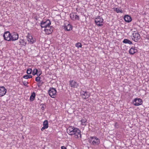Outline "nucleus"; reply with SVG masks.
<instances>
[{
    "label": "nucleus",
    "instance_id": "nucleus-29",
    "mask_svg": "<svg viewBox=\"0 0 149 149\" xmlns=\"http://www.w3.org/2000/svg\"><path fill=\"white\" fill-rule=\"evenodd\" d=\"M32 70L31 68H28L27 70L26 73L28 74H31Z\"/></svg>",
    "mask_w": 149,
    "mask_h": 149
},
{
    "label": "nucleus",
    "instance_id": "nucleus-30",
    "mask_svg": "<svg viewBox=\"0 0 149 149\" xmlns=\"http://www.w3.org/2000/svg\"><path fill=\"white\" fill-rule=\"evenodd\" d=\"M23 84L25 86H27V87H28V86H27V84L28 83V82L26 81H23L22 82Z\"/></svg>",
    "mask_w": 149,
    "mask_h": 149
},
{
    "label": "nucleus",
    "instance_id": "nucleus-10",
    "mask_svg": "<svg viewBox=\"0 0 149 149\" xmlns=\"http://www.w3.org/2000/svg\"><path fill=\"white\" fill-rule=\"evenodd\" d=\"M7 90L3 86L0 87V97L4 96Z\"/></svg>",
    "mask_w": 149,
    "mask_h": 149
},
{
    "label": "nucleus",
    "instance_id": "nucleus-15",
    "mask_svg": "<svg viewBox=\"0 0 149 149\" xmlns=\"http://www.w3.org/2000/svg\"><path fill=\"white\" fill-rule=\"evenodd\" d=\"M53 28L52 26H48L46 29H45L44 31L47 33V34H50L53 31Z\"/></svg>",
    "mask_w": 149,
    "mask_h": 149
},
{
    "label": "nucleus",
    "instance_id": "nucleus-32",
    "mask_svg": "<svg viewBox=\"0 0 149 149\" xmlns=\"http://www.w3.org/2000/svg\"><path fill=\"white\" fill-rule=\"evenodd\" d=\"M76 47H81L82 45L80 42H77L75 44Z\"/></svg>",
    "mask_w": 149,
    "mask_h": 149
},
{
    "label": "nucleus",
    "instance_id": "nucleus-21",
    "mask_svg": "<svg viewBox=\"0 0 149 149\" xmlns=\"http://www.w3.org/2000/svg\"><path fill=\"white\" fill-rule=\"evenodd\" d=\"M36 95L34 92H33L32 93L31 95L30 96V100L31 101H32L34 100L35 99Z\"/></svg>",
    "mask_w": 149,
    "mask_h": 149
},
{
    "label": "nucleus",
    "instance_id": "nucleus-4",
    "mask_svg": "<svg viewBox=\"0 0 149 149\" xmlns=\"http://www.w3.org/2000/svg\"><path fill=\"white\" fill-rule=\"evenodd\" d=\"M56 91L55 88H50L48 91L49 95L52 98H54L56 95Z\"/></svg>",
    "mask_w": 149,
    "mask_h": 149
},
{
    "label": "nucleus",
    "instance_id": "nucleus-2",
    "mask_svg": "<svg viewBox=\"0 0 149 149\" xmlns=\"http://www.w3.org/2000/svg\"><path fill=\"white\" fill-rule=\"evenodd\" d=\"M88 141L91 144L94 145H98L100 143V139L96 137H91L89 139Z\"/></svg>",
    "mask_w": 149,
    "mask_h": 149
},
{
    "label": "nucleus",
    "instance_id": "nucleus-16",
    "mask_svg": "<svg viewBox=\"0 0 149 149\" xmlns=\"http://www.w3.org/2000/svg\"><path fill=\"white\" fill-rule=\"evenodd\" d=\"M43 127L41 128V130L43 131L44 130L48 128V121L45 120L43 122Z\"/></svg>",
    "mask_w": 149,
    "mask_h": 149
},
{
    "label": "nucleus",
    "instance_id": "nucleus-14",
    "mask_svg": "<svg viewBox=\"0 0 149 149\" xmlns=\"http://www.w3.org/2000/svg\"><path fill=\"white\" fill-rule=\"evenodd\" d=\"M70 85L71 87L77 88L78 86V84L77 82L73 80L70 81Z\"/></svg>",
    "mask_w": 149,
    "mask_h": 149
},
{
    "label": "nucleus",
    "instance_id": "nucleus-26",
    "mask_svg": "<svg viewBox=\"0 0 149 149\" xmlns=\"http://www.w3.org/2000/svg\"><path fill=\"white\" fill-rule=\"evenodd\" d=\"M37 83V85L39 87H40L44 83V82L41 80L38 82Z\"/></svg>",
    "mask_w": 149,
    "mask_h": 149
},
{
    "label": "nucleus",
    "instance_id": "nucleus-1",
    "mask_svg": "<svg viewBox=\"0 0 149 149\" xmlns=\"http://www.w3.org/2000/svg\"><path fill=\"white\" fill-rule=\"evenodd\" d=\"M67 132L70 135H74V137L78 139L79 137L81 138L80 130L78 128L70 126L67 130Z\"/></svg>",
    "mask_w": 149,
    "mask_h": 149
},
{
    "label": "nucleus",
    "instance_id": "nucleus-22",
    "mask_svg": "<svg viewBox=\"0 0 149 149\" xmlns=\"http://www.w3.org/2000/svg\"><path fill=\"white\" fill-rule=\"evenodd\" d=\"M123 42L125 44H132V42L130 40L127 39H125L123 41Z\"/></svg>",
    "mask_w": 149,
    "mask_h": 149
},
{
    "label": "nucleus",
    "instance_id": "nucleus-6",
    "mask_svg": "<svg viewBox=\"0 0 149 149\" xmlns=\"http://www.w3.org/2000/svg\"><path fill=\"white\" fill-rule=\"evenodd\" d=\"M143 101L140 98H136L134 99L133 103L134 105L138 106L142 104Z\"/></svg>",
    "mask_w": 149,
    "mask_h": 149
},
{
    "label": "nucleus",
    "instance_id": "nucleus-24",
    "mask_svg": "<svg viewBox=\"0 0 149 149\" xmlns=\"http://www.w3.org/2000/svg\"><path fill=\"white\" fill-rule=\"evenodd\" d=\"M113 9L114 10L116 11L117 13H123V11L121 10H120L118 8H113Z\"/></svg>",
    "mask_w": 149,
    "mask_h": 149
},
{
    "label": "nucleus",
    "instance_id": "nucleus-13",
    "mask_svg": "<svg viewBox=\"0 0 149 149\" xmlns=\"http://www.w3.org/2000/svg\"><path fill=\"white\" fill-rule=\"evenodd\" d=\"M77 13H72L70 14V17L73 20H79V16L76 15Z\"/></svg>",
    "mask_w": 149,
    "mask_h": 149
},
{
    "label": "nucleus",
    "instance_id": "nucleus-9",
    "mask_svg": "<svg viewBox=\"0 0 149 149\" xmlns=\"http://www.w3.org/2000/svg\"><path fill=\"white\" fill-rule=\"evenodd\" d=\"M81 95L82 96V97L84 99L88 98L90 96V93L87 91L84 92V91H81Z\"/></svg>",
    "mask_w": 149,
    "mask_h": 149
},
{
    "label": "nucleus",
    "instance_id": "nucleus-27",
    "mask_svg": "<svg viewBox=\"0 0 149 149\" xmlns=\"http://www.w3.org/2000/svg\"><path fill=\"white\" fill-rule=\"evenodd\" d=\"M38 72L37 69L35 68L34 69L33 71L32 74L33 75H35L37 74Z\"/></svg>",
    "mask_w": 149,
    "mask_h": 149
},
{
    "label": "nucleus",
    "instance_id": "nucleus-23",
    "mask_svg": "<svg viewBox=\"0 0 149 149\" xmlns=\"http://www.w3.org/2000/svg\"><path fill=\"white\" fill-rule=\"evenodd\" d=\"M19 45L25 46L26 44V42H25L24 40H21L19 42Z\"/></svg>",
    "mask_w": 149,
    "mask_h": 149
},
{
    "label": "nucleus",
    "instance_id": "nucleus-19",
    "mask_svg": "<svg viewBox=\"0 0 149 149\" xmlns=\"http://www.w3.org/2000/svg\"><path fill=\"white\" fill-rule=\"evenodd\" d=\"M64 29L67 31H70L72 29V26L69 24L67 26H65L64 27Z\"/></svg>",
    "mask_w": 149,
    "mask_h": 149
},
{
    "label": "nucleus",
    "instance_id": "nucleus-17",
    "mask_svg": "<svg viewBox=\"0 0 149 149\" xmlns=\"http://www.w3.org/2000/svg\"><path fill=\"white\" fill-rule=\"evenodd\" d=\"M136 47H131L129 51V53L131 54H133L137 51Z\"/></svg>",
    "mask_w": 149,
    "mask_h": 149
},
{
    "label": "nucleus",
    "instance_id": "nucleus-35",
    "mask_svg": "<svg viewBox=\"0 0 149 149\" xmlns=\"http://www.w3.org/2000/svg\"><path fill=\"white\" fill-rule=\"evenodd\" d=\"M41 73H40L39 75V76H40V75H41Z\"/></svg>",
    "mask_w": 149,
    "mask_h": 149
},
{
    "label": "nucleus",
    "instance_id": "nucleus-8",
    "mask_svg": "<svg viewBox=\"0 0 149 149\" xmlns=\"http://www.w3.org/2000/svg\"><path fill=\"white\" fill-rule=\"evenodd\" d=\"M132 35V39L135 42H137L141 38L140 34L138 33H134Z\"/></svg>",
    "mask_w": 149,
    "mask_h": 149
},
{
    "label": "nucleus",
    "instance_id": "nucleus-18",
    "mask_svg": "<svg viewBox=\"0 0 149 149\" xmlns=\"http://www.w3.org/2000/svg\"><path fill=\"white\" fill-rule=\"evenodd\" d=\"M124 19L125 21L127 22H131L132 20L131 17L127 15H125L124 17Z\"/></svg>",
    "mask_w": 149,
    "mask_h": 149
},
{
    "label": "nucleus",
    "instance_id": "nucleus-5",
    "mask_svg": "<svg viewBox=\"0 0 149 149\" xmlns=\"http://www.w3.org/2000/svg\"><path fill=\"white\" fill-rule=\"evenodd\" d=\"M51 24V21L49 19L45 22L42 21L40 23V26L42 28H45V29L49 26Z\"/></svg>",
    "mask_w": 149,
    "mask_h": 149
},
{
    "label": "nucleus",
    "instance_id": "nucleus-11",
    "mask_svg": "<svg viewBox=\"0 0 149 149\" xmlns=\"http://www.w3.org/2000/svg\"><path fill=\"white\" fill-rule=\"evenodd\" d=\"M11 39L10 41H15L17 40L18 38V35L16 33H14L11 34L10 37Z\"/></svg>",
    "mask_w": 149,
    "mask_h": 149
},
{
    "label": "nucleus",
    "instance_id": "nucleus-7",
    "mask_svg": "<svg viewBox=\"0 0 149 149\" xmlns=\"http://www.w3.org/2000/svg\"><path fill=\"white\" fill-rule=\"evenodd\" d=\"M11 34L9 31H6L4 33L3 35L4 39L8 41H10Z\"/></svg>",
    "mask_w": 149,
    "mask_h": 149
},
{
    "label": "nucleus",
    "instance_id": "nucleus-12",
    "mask_svg": "<svg viewBox=\"0 0 149 149\" xmlns=\"http://www.w3.org/2000/svg\"><path fill=\"white\" fill-rule=\"evenodd\" d=\"M26 38L28 41L29 42V43L31 44H32L35 41V40L33 38L32 36H31L29 33L28 34V35L26 36Z\"/></svg>",
    "mask_w": 149,
    "mask_h": 149
},
{
    "label": "nucleus",
    "instance_id": "nucleus-3",
    "mask_svg": "<svg viewBox=\"0 0 149 149\" xmlns=\"http://www.w3.org/2000/svg\"><path fill=\"white\" fill-rule=\"evenodd\" d=\"M95 22L96 24L98 26H102L103 25V19L100 16H97L95 19Z\"/></svg>",
    "mask_w": 149,
    "mask_h": 149
},
{
    "label": "nucleus",
    "instance_id": "nucleus-28",
    "mask_svg": "<svg viewBox=\"0 0 149 149\" xmlns=\"http://www.w3.org/2000/svg\"><path fill=\"white\" fill-rule=\"evenodd\" d=\"M40 105L42 106L41 109L42 110H44L46 108V106L45 104H40Z\"/></svg>",
    "mask_w": 149,
    "mask_h": 149
},
{
    "label": "nucleus",
    "instance_id": "nucleus-31",
    "mask_svg": "<svg viewBox=\"0 0 149 149\" xmlns=\"http://www.w3.org/2000/svg\"><path fill=\"white\" fill-rule=\"evenodd\" d=\"M40 77L39 76L37 77L35 79L36 81L37 82L40 81Z\"/></svg>",
    "mask_w": 149,
    "mask_h": 149
},
{
    "label": "nucleus",
    "instance_id": "nucleus-34",
    "mask_svg": "<svg viewBox=\"0 0 149 149\" xmlns=\"http://www.w3.org/2000/svg\"><path fill=\"white\" fill-rule=\"evenodd\" d=\"M61 149H67V148L64 146H63L61 147Z\"/></svg>",
    "mask_w": 149,
    "mask_h": 149
},
{
    "label": "nucleus",
    "instance_id": "nucleus-25",
    "mask_svg": "<svg viewBox=\"0 0 149 149\" xmlns=\"http://www.w3.org/2000/svg\"><path fill=\"white\" fill-rule=\"evenodd\" d=\"M23 78L26 79L32 78V76L31 75H25L23 76Z\"/></svg>",
    "mask_w": 149,
    "mask_h": 149
},
{
    "label": "nucleus",
    "instance_id": "nucleus-33",
    "mask_svg": "<svg viewBox=\"0 0 149 149\" xmlns=\"http://www.w3.org/2000/svg\"><path fill=\"white\" fill-rule=\"evenodd\" d=\"M114 126L116 128H118V123L117 122H116L115 123Z\"/></svg>",
    "mask_w": 149,
    "mask_h": 149
},
{
    "label": "nucleus",
    "instance_id": "nucleus-20",
    "mask_svg": "<svg viewBox=\"0 0 149 149\" xmlns=\"http://www.w3.org/2000/svg\"><path fill=\"white\" fill-rule=\"evenodd\" d=\"M81 125H86L87 123V120L86 118H83L81 120Z\"/></svg>",
    "mask_w": 149,
    "mask_h": 149
}]
</instances>
